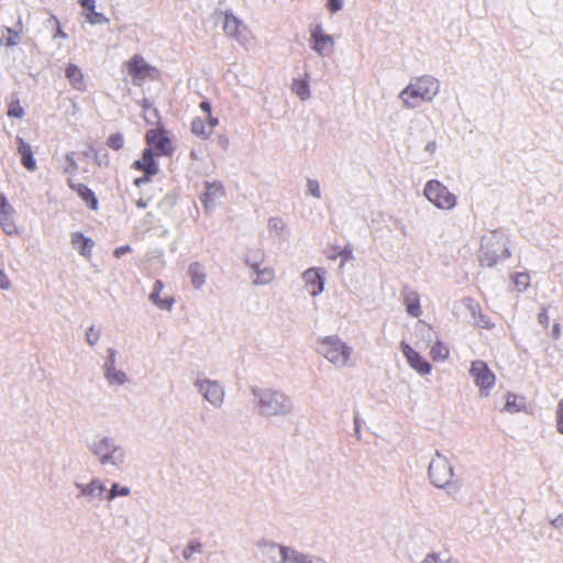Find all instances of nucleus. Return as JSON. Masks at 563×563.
<instances>
[{
  "mask_svg": "<svg viewBox=\"0 0 563 563\" xmlns=\"http://www.w3.org/2000/svg\"><path fill=\"white\" fill-rule=\"evenodd\" d=\"M440 81L430 75L416 77L399 92L398 98L406 109H417L423 102H432L440 93Z\"/></svg>",
  "mask_w": 563,
  "mask_h": 563,
  "instance_id": "obj_1",
  "label": "nucleus"
},
{
  "mask_svg": "<svg viewBox=\"0 0 563 563\" xmlns=\"http://www.w3.org/2000/svg\"><path fill=\"white\" fill-rule=\"evenodd\" d=\"M89 450L104 468L123 471L128 466L126 450L113 437H96L89 444Z\"/></svg>",
  "mask_w": 563,
  "mask_h": 563,
  "instance_id": "obj_2",
  "label": "nucleus"
},
{
  "mask_svg": "<svg viewBox=\"0 0 563 563\" xmlns=\"http://www.w3.org/2000/svg\"><path fill=\"white\" fill-rule=\"evenodd\" d=\"M260 416L285 417L292 411V400L285 393L272 388H253Z\"/></svg>",
  "mask_w": 563,
  "mask_h": 563,
  "instance_id": "obj_3",
  "label": "nucleus"
},
{
  "mask_svg": "<svg viewBox=\"0 0 563 563\" xmlns=\"http://www.w3.org/2000/svg\"><path fill=\"white\" fill-rule=\"evenodd\" d=\"M506 240L500 232H492L482 239V247L479 251V262L483 266L492 267L498 261L509 257Z\"/></svg>",
  "mask_w": 563,
  "mask_h": 563,
  "instance_id": "obj_4",
  "label": "nucleus"
},
{
  "mask_svg": "<svg viewBox=\"0 0 563 563\" xmlns=\"http://www.w3.org/2000/svg\"><path fill=\"white\" fill-rule=\"evenodd\" d=\"M318 352L338 368L349 365L352 349L338 335H329L320 340Z\"/></svg>",
  "mask_w": 563,
  "mask_h": 563,
  "instance_id": "obj_5",
  "label": "nucleus"
},
{
  "mask_svg": "<svg viewBox=\"0 0 563 563\" xmlns=\"http://www.w3.org/2000/svg\"><path fill=\"white\" fill-rule=\"evenodd\" d=\"M423 196L435 208L443 211H451L456 207L457 197L449 188L437 179L426 183Z\"/></svg>",
  "mask_w": 563,
  "mask_h": 563,
  "instance_id": "obj_6",
  "label": "nucleus"
},
{
  "mask_svg": "<svg viewBox=\"0 0 563 563\" xmlns=\"http://www.w3.org/2000/svg\"><path fill=\"white\" fill-rule=\"evenodd\" d=\"M429 477L439 488H456L453 483V467L448 459L437 452L429 464Z\"/></svg>",
  "mask_w": 563,
  "mask_h": 563,
  "instance_id": "obj_7",
  "label": "nucleus"
},
{
  "mask_svg": "<svg viewBox=\"0 0 563 563\" xmlns=\"http://www.w3.org/2000/svg\"><path fill=\"white\" fill-rule=\"evenodd\" d=\"M261 554L271 563H294L298 550L291 547L262 540L257 543Z\"/></svg>",
  "mask_w": 563,
  "mask_h": 563,
  "instance_id": "obj_8",
  "label": "nucleus"
},
{
  "mask_svg": "<svg viewBox=\"0 0 563 563\" xmlns=\"http://www.w3.org/2000/svg\"><path fill=\"white\" fill-rule=\"evenodd\" d=\"M194 386L212 407H222L225 398V389L220 382L209 378H197Z\"/></svg>",
  "mask_w": 563,
  "mask_h": 563,
  "instance_id": "obj_9",
  "label": "nucleus"
},
{
  "mask_svg": "<svg viewBox=\"0 0 563 563\" xmlns=\"http://www.w3.org/2000/svg\"><path fill=\"white\" fill-rule=\"evenodd\" d=\"M470 375L479 388L481 395L488 396L496 383V376L488 365L481 360L473 361L470 367Z\"/></svg>",
  "mask_w": 563,
  "mask_h": 563,
  "instance_id": "obj_10",
  "label": "nucleus"
},
{
  "mask_svg": "<svg viewBox=\"0 0 563 563\" xmlns=\"http://www.w3.org/2000/svg\"><path fill=\"white\" fill-rule=\"evenodd\" d=\"M223 31L227 36L234 38L244 47L252 43L249 27L231 12L224 13Z\"/></svg>",
  "mask_w": 563,
  "mask_h": 563,
  "instance_id": "obj_11",
  "label": "nucleus"
},
{
  "mask_svg": "<svg viewBox=\"0 0 563 563\" xmlns=\"http://www.w3.org/2000/svg\"><path fill=\"white\" fill-rule=\"evenodd\" d=\"M310 47L319 56H330L334 49V38L327 34L320 24L313 26L310 31Z\"/></svg>",
  "mask_w": 563,
  "mask_h": 563,
  "instance_id": "obj_12",
  "label": "nucleus"
},
{
  "mask_svg": "<svg viewBox=\"0 0 563 563\" xmlns=\"http://www.w3.org/2000/svg\"><path fill=\"white\" fill-rule=\"evenodd\" d=\"M16 211L7 197L0 192V228L10 236L20 235L21 231L15 221Z\"/></svg>",
  "mask_w": 563,
  "mask_h": 563,
  "instance_id": "obj_13",
  "label": "nucleus"
},
{
  "mask_svg": "<svg viewBox=\"0 0 563 563\" xmlns=\"http://www.w3.org/2000/svg\"><path fill=\"white\" fill-rule=\"evenodd\" d=\"M78 489L77 498L89 505H95L103 499L106 485L99 478H92L89 483H76Z\"/></svg>",
  "mask_w": 563,
  "mask_h": 563,
  "instance_id": "obj_14",
  "label": "nucleus"
},
{
  "mask_svg": "<svg viewBox=\"0 0 563 563\" xmlns=\"http://www.w3.org/2000/svg\"><path fill=\"white\" fill-rule=\"evenodd\" d=\"M125 66L134 85H141L146 77L152 76V73L155 71L141 56H133Z\"/></svg>",
  "mask_w": 563,
  "mask_h": 563,
  "instance_id": "obj_15",
  "label": "nucleus"
},
{
  "mask_svg": "<svg viewBox=\"0 0 563 563\" xmlns=\"http://www.w3.org/2000/svg\"><path fill=\"white\" fill-rule=\"evenodd\" d=\"M307 292L317 297L324 290V271L320 268H308L302 273Z\"/></svg>",
  "mask_w": 563,
  "mask_h": 563,
  "instance_id": "obj_16",
  "label": "nucleus"
},
{
  "mask_svg": "<svg viewBox=\"0 0 563 563\" xmlns=\"http://www.w3.org/2000/svg\"><path fill=\"white\" fill-rule=\"evenodd\" d=\"M202 202L206 210L211 211L216 209L222 201L225 195L224 187L221 183H206Z\"/></svg>",
  "mask_w": 563,
  "mask_h": 563,
  "instance_id": "obj_17",
  "label": "nucleus"
},
{
  "mask_svg": "<svg viewBox=\"0 0 563 563\" xmlns=\"http://www.w3.org/2000/svg\"><path fill=\"white\" fill-rule=\"evenodd\" d=\"M401 352L409 366L420 375H428L431 372V365L420 356L408 343L401 342Z\"/></svg>",
  "mask_w": 563,
  "mask_h": 563,
  "instance_id": "obj_18",
  "label": "nucleus"
},
{
  "mask_svg": "<svg viewBox=\"0 0 563 563\" xmlns=\"http://www.w3.org/2000/svg\"><path fill=\"white\" fill-rule=\"evenodd\" d=\"M146 141L161 155H169L173 151L170 140L158 129L148 130L146 132Z\"/></svg>",
  "mask_w": 563,
  "mask_h": 563,
  "instance_id": "obj_19",
  "label": "nucleus"
},
{
  "mask_svg": "<svg viewBox=\"0 0 563 563\" xmlns=\"http://www.w3.org/2000/svg\"><path fill=\"white\" fill-rule=\"evenodd\" d=\"M459 308H463L468 312L476 327L483 329H493L494 324L490 322L489 318L481 313L478 305L472 298H464L460 302Z\"/></svg>",
  "mask_w": 563,
  "mask_h": 563,
  "instance_id": "obj_20",
  "label": "nucleus"
},
{
  "mask_svg": "<svg viewBox=\"0 0 563 563\" xmlns=\"http://www.w3.org/2000/svg\"><path fill=\"white\" fill-rule=\"evenodd\" d=\"M401 297L408 314L417 318L422 313L420 297L416 290L406 286L402 288Z\"/></svg>",
  "mask_w": 563,
  "mask_h": 563,
  "instance_id": "obj_21",
  "label": "nucleus"
},
{
  "mask_svg": "<svg viewBox=\"0 0 563 563\" xmlns=\"http://www.w3.org/2000/svg\"><path fill=\"white\" fill-rule=\"evenodd\" d=\"M15 142L18 144L16 152L21 156L22 165L30 172H35L37 169L36 161L33 156L32 147L29 143H26L21 136L15 137Z\"/></svg>",
  "mask_w": 563,
  "mask_h": 563,
  "instance_id": "obj_22",
  "label": "nucleus"
},
{
  "mask_svg": "<svg viewBox=\"0 0 563 563\" xmlns=\"http://www.w3.org/2000/svg\"><path fill=\"white\" fill-rule=\"evenodd\" d=\"M103 377L110 387H122L129 382V377L125 372L119 369L117 366L102 367Z\"/></svg>",
  "mask_w": 563,
  "mask_h": 563,
  "instance_id": "obj_23",
  "label": "nucleus"
},
{
  "mask_svg": "<svg viewBox=\"0 0 563 563\" xmlns=\"http://www.w3.org/2000/svg\"><path fill=\"white\" fill-rule=\"evenodd\" d=\"M70 242L73 246L78 250L80 255L90 258L91 250L95 245V242L90 238L85 236L80 232H74L70 236Z\"/></svg>",
  "mask_w": 563,
  "mask_h": 563,
  "instance_id": "obj_24",
  "label": "nucleus"
},
{
  "mask_svg": "<svg viewBox=\"0 0 563 563\" xmlns=\"http://www.w3.org/2000/svg\"><path fill=\"white\" fill-rule=\"evenodd\" d=\"M15 27H16V30H12L7 26H0V45L15 46L20 43V41H21L20 32L22 31L21 20L18 21Z\"/></svg>",
  "mask_w": 563,
  "mask_h": 563,
  "instance_id": "obj_25",
  "label": "nucleus"
},
{
  "mask_svg": "<svg viewBox=\"0 0 563 563\" xmlns=\"http://www.w3.org/2000/svg\"><path fill=\"white\" fill-rule=\"evenodd\" d=\"M68 185L92 210L97 209L98 201L95 194L87 186L75 184L71 179H68Z\"/></svg>",
  "mask_w": 563,
  "mask_h": 563,
  "instance_id": "obj_26",
  "label": "nucleus"
},
{
  "mask_svg": "<svg viewBox=\"0 0 563 563\" xmlns=\"http://www.w3.org/2000/svg\"><path fill=\"white\" fill-rule=\"evenodd\" d=\"M188 275L192 287L195 289H201L207 278L203 266L198 262L191 263L188 268Z\"/></svg>",
  "mask_w": 563,
  "mask_h": 563,
  "instance_id": "obj_27",
  "label": "nucleus"
},
{
  "mask_svg": "<svg viewBox=\"0 0 563 563\" xmlns=\"http://www.w3.org/2000/svg\"><path fill=\"white\" fill-rule=\"evenodd\" d=\"M164 288V284L161 280H156L153 286V290L150 295V300L162 310H170L173 306V298L161 299L159 294Z\"/></svg>",
  "mask_w": 563,
  "mask_h": 563,
  "instance_id": "obj_28",
  "label": "nucleus"
},
{
  "mask_svg": "<svg viewBox=\"0 0 563 563\" xmlns=\"http://www.w3.org/2000/svg\"><path fill=\"white\" fill-rule=\"evenodd\" d=\"M268 231L274 238L278 239L279 241L287 240L289 235L285 221L278 217L269 218Z\"/></svg>",
  "mask_w": 563,
  "mask_h": 563,
  "instance_id": "obj_29",
  "label": "nucleus"
},
{
  "mask_svg": "<svg viewBox=\"0 0 563 563\" xmlns=\"http://www.w3.org/2000/svg\"><path fill=\"white\" fill-rule=\"evenodd\" d=\"M135 165L137 168L144 170L147 175H155L158 170L151 148L144 150L142 158L135 161Z\"/></svg>",
  "mask_w": 563,
  "mask_h": 563,
  "instance_id": "obj_30",
  "label": "nucleus"
},
{
  "mask_svg": "<svg viewBox=\"0 0 563 563\" xmlns=\"http://www.w3.org/2000/svg\"><path fill=\"white\" fill-rule=\"evenodd\" d=\"M66 77L76 90L84 91L86 89V82L81 70L74 64H70L66 68Z\"/></svg>",
  "mask_w": 563,
  "mask_h": 563,
  "instance_id": "obj_31",
  "label": "nucleus"
},
{
  "mask_svg": "<svg viewBox=\"0 0 563 563\" xmlns=\"http://www.w3.org/2000/svg\"><path fill=\"white\" fill-rule=\"evenodd\" d=\"M276 277L275 269L272 267H263L257 274L253 277L252 283L255 286H266L269 285Z\"/></svg>",
  "mask_w": 563,
  "mask_h": 563,
  "instance_id": "obj_32",
  "label": "nucleus"
},
{
  "mask_svg": "<svg viewBox=\"0 0 563 563\" xmlns=\"http://www.w3.org/2000/svg\"><path fill=\"white\" fill-rule=\"evenodd\" d=\"M141 107L143 109V117H144V120L148 123V124H152V125H155L158 123L159 121V118H158V112L156 110V108H154L152 106V103L150 102L148 99H143L141 101Z\"/></svg>",
  "mask_w": 563,
  "mask_h": 563,
  "instance_id": "obj_33",
  "label": "nucleus"
},
{
  "mask_svg": "<svg viewBox=\"0 0 563 563\" xmlns=\"http://www.w3.org/2000/svg\"><path fill=\"white\" fill-rule=\"evenodd\" d=\"M191 131L195 135L208 139L211 135L210 126H208L205 118H196L191 122Z\"/></svg>",
  "mask_w": 563,
  "mask_h": 563,
  "instance_id": "obj_34",
  "label": "nucleus"
},
{
  "mask_svg": "<svg viewBox=\"0 0 563 563\" xmlns=\"http://www.w3.org/2000/svg\"><path fill=\"white\" fill-rule=\"evenodd\" d=\"M292 91L296 93V96L305 101L310 98V88L307 80L302 79H295L292 82Z\"/></svg>",
  "mask_w": 563,
  "mask_h": 563,
  "instance_id": "obj_35",
  "label": "nucleus"
},
{
  "mask_svg": "<svg viewBox=\"0 0 563 563\" xmlns=\"http://www.w3.org/2000/svg\"><path fill=\"white\" fill-rule=\"evenodd\" d=\"M523 402L518 400L517 395L508 393L506 395V402L504 410L510 413L518 412L522 409Z\"/></svg>",
  "mask_w": 563,
  "mask_h": 563,
  "instance_id": "obj_36",
  "label": "nucleus"
},
{
  "mask_svg": "<svg viewBox=\"0 0 563 563\" xmlns=\"http://www.w3.org/2000/svg\"><path fill=\"white\" fill-rule=\"evenodd\" d=\"M430 354L434 361H444L449 356V349L441 341H437L431 347Z\"/></svg>",
  "mask_w": 563,
  "mask_h": 563,
  "instance_id": "obj_37",
  "label": "nucleus"
},
{
  "mask_svg": "<svg viewBox=\"0 0 563 563\" xmlns=\"http://www.w3.org/2000/svg\"><path fill=\"white\" fill-rule=\"evenodd\" d=\"M130 493H131L130 487L121 486L118 483H113L111 485V488L109 489L106 498H107V500L112 501L113 499H115L119 496H129Z\"/></svg>",
  "mask_w": 563,
  "mask_h": 563,
  "instance_id": "obj_38",
  "label": "nucleus"
},
{
  "mask_svg": "<svg viewBox=\"0 0 563 563\" xmlns=\"http://www.w3.org/2000/svg\"><path fill=\"white\" fill-rule=\"evenodd\" d=\"M86 20L91 25H101L109 22V19L103 13L96 11L87 12Z\"/></svg>",
  "mask_w": 563,
  "mask_h": 563,
  "instance_id": "obj_39",
  "label": "nucleus"
},
{
  "mask_svg": "<svg viewBox=\"0 0 563 563\" xmlns=\"http://www.w3.org/2000/svg\"><path fill=\"white\" fill-rule=\"evenodd\" d=\"M307 195L316 198L321 199V187L318 180L316 179H308L307 180Z\"/></svg>",
  "mask_w": 563,
  "mask_h": 563,
  "instance_id": "obj_40",
  "label": "nucleus"
},
{
  "mask_svg": "<svg viewBox=\"0 0 563 563\" xmlns=\"http://www.w3.org/2000/svg\"><path fill=\"white\" fill-rule=\"evenodd\" d=\"M101 336V332L95 325L89 327L86 330V341L90 346H95Z\"/></svg>",
  "mask_w": 563,
  "mask_h": 563,
  "instance_id": "obj_41",
  "label": "nucleus"
},
{
  "mask_svg": "<svg viewBox=\"0 0 563 563\" xmlns=\"http://www.w3.org/2000/svg\"><path fill=\"white\" fill-rule=\"evenodd\" d=\"M514 283L518 290L522 291L530 285V276L527 273H518L515 275Z\"/></svg>",
  "mask_w": 563,
  "mask_h": 563,
  "instance_id": "obj_42",
  "label": "nucleus"
},
{
  "mask_svg": "<svg viewBox=\"0 0 563 563\" xmlns=\"http://www.w3.org/2000/svg\"><path fill=\"white\" fill-rule=\"evenodd\" d=\"M294 563H325L323 559L316 558L298 551Z\"/></svg>",
  "mask_w": 563,
  "mask_h": 563,
  "instance_id": "obj_43",
  "label": "nucleus"
},
{
  "mask_svg": "<svg viewBox=\"0 0 563 563\" xmlns=\"http://www.w3.org/2000/svg\"><path fill=\"white\" fill-rule=\"evenodd\" d=\"M67 166L65 167V173L75 175L78 170V164L75 159V153H68L66 155Z\"/></svg>",
  "mask_w": 563,
  "mask_h": 563,
  "instance_id": "obj_44",
  "label": "nucleus"
},
{
  "mask_svg": "<svg viewBox=\"0 0 563 563\" xmlns=\"http://www.w3.org/2000/svg\"><path fill=\"white\" fill-rule=\"evenodd\" d=\"M201 544L200 543H191L187 545L183 551V556L185 560H190L194 555V553H200L201 552Z\"/></svg>",
  "mask_w": 563,
  "mask_h": 563,
  "instance_id": "obj_45",
  "label": "nucleus"
},
{
  "mask_svg": "<svg viewBox=\"0 0 563 563\" xmlns=\"http://www.w3.org/2000/svg\"><path fill=\"white\" fill-rule=\"evenodd\" d=\"M123 135L120 133L112 134L108 139V145L113 150H120L123 146Z\"/></svg>",
  "mask_w": 563,
  "mask_h": 563,
  "instance_id": "obj_46",
  "label": "nucleus"
},
{
  "mask_svg": "<svg viewBox=\"0 0 563 563\" xmlns=\"http://www.w3.org/2000/svg\"><path fill=\"white\" fill-rule=\"evenodd\" d=\"M107 358L102 365V367H113L117 366V354L118 351L113 347H109L107 350Z\"/></svg>",
  "mask_w": 563,
  "mask_h": 563,
  "instance_id": "obj_47",
  "label": "nucleus"
},
{
  "mask_svg": "<svg viewBox=\"0 0 563 563\" xmlns=\"http://www.w3.org/2000/svg\"><path fill=\"white\" fill-rule=\"evenodd\" d=\"M8 115L20 119L24 115V110L19 102H12L9 107Z\"/></svg>",
  "mask_w": 563,
  "mask_h": 563,
  "instance_id": "obj_48",
  "label": "nucleus"
},
{
  "mask_svg": "<svg viewBox=\"0 0 563 563\" xmlns=\"http://www.w3.org/2000/svg\"><path fill=\"white\" fill-rule=\"evenodd\" d=\"M555 418L558 431L563 434V398L558 404Z\"/></svg>",
  "mask_w": 563,
  "mask_h": 563,
  "instance_id": "obj_49",
  "label": "nucleus"
},
{
  "mask_svg": "<svg viewBox=\"0 0 563 563\" xmlns=\"http://www.w3.org/2000/svg\"><path fill=\"white\" fill-rule=\"evenodd\" d=\"M448 555H442L439 553L428 554L422 563H444Z\"/></svg>",
  "mask_w": 563,
  "mask_h": 563,
  "instance_id": "obj_50",
  "label": "nucleus"
},
{
  "mask_svg": "<svg viewBox=\"0 0 563 563\" xmlns=\"http://www.w3.org/2000/svg\"><path fill=\"white\" fill-rule=\"evenodd\" d=\"M327 8L331 13H335L343 8V0H328Z\"/></svg>",
  "mask_w": 563,
  "mask_h": 563,
  "instance_id": "obj_51",
  "label": "nucleus"
},
{
  "mask_svg": "<svg viewBox=\"0 0 563 563\" xmlns=\"http://www.w3.org/2000/svg\"><path fill=\"white\" fill-rule=\"evenodd\" d=\"M538 321L543 328L549 327L550 317L548 314L547 308H542L541 311L538 314Z\"/></svg>",
  "mask_w": 563,
  "mask_h": 563,
  "instance_id": "obj_52",
  "label": "nucleus"
},
{
  "mask_svg": "<svg viewBox=\"0 0 563 563\" xmlns=\"http://www.w3.org/2000/svg\"><path fill=\"white\" fill-rule=\"evenodd\" d=\"M11 282L8 278L7 274L0 268V288L2 289H10Z\"/></svg>",
  "mask_w": 563,
  "mask_h": 563,
  "instance_id": "obj_53",
  "label": "nucleus"
},
{
  "mask_svg": "<svg viewBox=\"0 0 563 563\" xmlns=\"http://www.w3.org/2000/svg\"><path fill=\"white\" fill-rule=\"evenodd\" d=\"M132 252V249L130 245H123V246H120V247H117L113 252V255L117 257V258H120L122 257L123 255L128 254Z\"/></svg>",
  "mask_w": 563,
  "mask_h": 563,
  "instance_id": "obj_54",
  "label": "nucleus"
},
{
  "mask_svg": "<svg viewBox=\"0 0 563 563\" xmlns=\"http://www.w3.org/2000/svg\"><path fill=\"white\" fill-rule=\"evenodd\" d=\"M550 525L556 530L563 529V515L560 514L555 518L550 520Z\"/></svg>",
  "mask_w": 563,
  "mask_h": 563,
  "instance_id": "obj_55",
  "label": "nucleus"
},
{
  "mask_svg": "<svg viewBox=\"0 0 563 563\" xmlns=\"http://www.w3.org/2000/svg\"><path fill=\"white\" fill-rule=\"evenodd\" d=\"M245 264L253 271L254 275H256L257 272L263 268L260 266V263L257 261H253L249 257L245 260Z\"/></svg>",
  "mask_w": 563,
  "mask_h": 563,
  "instance_id": "obj_56",
  "label": "nucleus"
},
{
  "mask_svg": "<svg viewBox=\"0 0 563 563\" xmlns=\"http://www.w3.org/2000/svg\"><path fill=\"white\" fill-rule=\"evenodd\" d=\"M81 7L88 12L95 11L96 0H80Z\"/></svg>",
  "mask_w": 563,
  "mask_h": 563,
  "instance_id": "obj_57",
  "label": "nucleus"
},
{
  "mask_svg": "<svg viewBox=\"0 0 563 563\" xmlns=\"http://www.w3.org/2000/svg\"><path fill=\"white\" fill-rule=\"evenodd\" d=\"M205 120H206L208 126H210V132L212 133L213 129L219 124V120L217 118H213L211 114H210V118L205 117Z\"/></svg>",
  "mask_w": 563,
  "mask_h": 563,
  "instance_id": "obj_58",
  "label": "nucleus"
},
{
  "mask_svg": "<svg viewBox=\"0 0 563 563\" xmlns=\"http://www.w3.org/2000/svg\"><path fill=\"white\" fill-rule=\"evenodd\" d=\"M354 426H355V428H354L355 435L357 437V439H360L362 423H361V419L357 415L354 416Z\"/></svg>",
  "mask_w": 563,
  "mask_h": 563,
  "instance_id": "obj_59",
  "label": "nucleus"
},
{
  "mask_svg": "<svg viewBox=\"0 0 563 563\" xmlns=\"http://www.w3.org/2000/svg\"><path fill=\"white\" fill-rule=\"evenodd\" d=\"M200 109L205 112V117L206 118H210V113H211V106L209 102L207 101H202L200 103Z\"/></svg>",
  "mask_w": 563,
  "mask_h": 563,
  "instance_id": "obj_60",
  "label": "nucleus"
},
{
  "mask_svg": "<svg viewBox=\"0 0 563 563\" xmlns=\"http://www.w3.org/2000/svg\"><path fill=\"white\" fill-rule=\"evenodd\" d=\"M53 19L55 20V22L57 24V30H56V32H55L53 37L54 38H57V37L65 38V37H67L66 33L60 29V25H59L58 21L55 18H53Z\"/></svg>",
  "mask_w": 563,
  "mask_h": 563,
  "instance_id": "obj_61",
  "label": "nucleus"
},
{
  "mask_svg": "<svg viewBox=\"0 0 563 563\" xmlns=\"http://www.w3.org/2000/svg\"><path fill=\"white\" fill-rule=\"evenodd\" d=\"M435 148H437V143L434 141H430L427 143L424 151L432 154V153H434Z\"/></svg>",
  "mask_w": 563,
  "mask_h": 563,
  "instance_id": "obj_62",
  "label": "nucleus"
},
{
  "mask_svg": "<svg viewBox=\"0 0 563 563\" xmlns=\"http://www.w3.org/2000/svg\"><path fill=\"white\" fill-rule=\"evenodd\" d=\"M561 335V327L559 323H554L552 328V336L554 339H559Z\"/></svg>",
  "mask_w": 563,
  "mask_h": 563,
  "instance_id": "obj_63",
  "label": "nucleus"
},
{
  "mask_svg": "<svg viewBox=\"0 0 563 563\" xmlns=\"http://www.w3.org/2000/svg\"><path fill=\"white\" fill-rule=\"evenodd\" d=\"M97 163L100 166H108L109 165L108 155L103 154L102 157L97 156Z\"/></svg>",
  "mask_w": 563,
  "mask_h": 563,
  "instance_id": "obj_64",
  "label": "nucleus"
}]
</instances>
